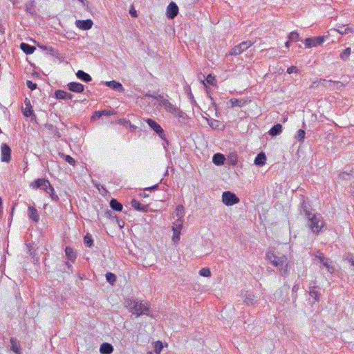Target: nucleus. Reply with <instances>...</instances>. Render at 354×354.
Wrapping results in <instances>:
<instances>
[{"label":"nucleus","instance_id":"nucleus-37","mask_svg":"<svg viewBox=\"0 0 354 354\" xmlns=\"http://www.w3.org/2000/svg\"><path fill=\"white\" fill-rule=\"evenodd\" d=\"M84 243L86 246L91 248L93 244V239L92 238V236L87 233L84 236Z\"/></svg>","mask_w":354,"mask_h":354},{"label":"nucleus","instance_id":"nucleus-2","mask_svg":"<svg viewBox=\"0 0 354 354\" xmlns=\"http://www.w3.org/2000/svg\"><path fill=\"white\" fill-rule=\"evenodd\" d=\"M306 218L308 225L315 234H318L324 226L325 222L320 214L314 213Z\"/></svg>","mask_w":354,"mask_h":354},{"label":"nucleus","instance_id":"nucleus-22","mask_svg":"<svg viewBox=\"0 0 354 354\" xmlns=\"http://www.w3.org/2000/svg\"><path fill=\"white\" fill-rule=\"evenodd\" d=\"M113 351V346L107 342L102 343L100 347L101 354H111Z\"/></svg>","mask_w":354,"mask_h":354},{"label":"nucleus","instance_id":"nucleus-21","mask_svg":"<svg viewBox=\"0 0 354 354\" xmlns=\"http://www.w3.org/2000/svg\"><path fill=\"white\" fill-rule=\"evenodd\" d=\"M131 206L136 210L142 212H147L148 210L147 205H144L140 203V201L133 199L131 202Z\"/></svg>","mask_w":354,"mask_h":354},{"label":"nucleus","instance_id":"nucleus-17","mask_svg":"<svg viewBox=\"0 0 354 354\" xmlns=\"http://www.w3.org/2000/svg\"><path fill=\"white\" fill-rule=\"evenodd\" d=\"M242 296L244 298L243 299V302L247 305V306H252L255 304V302L257 301L255 300V297L254 295L250 292H248V291H246L245 292H242Z\"/></svg>","mask_w":354,"mask_h":354},{"label":"nucleus","instance_id":"nucleus-15","mask_svg":"<svg viewBox=\"0 0 354 354\" xmlns=\"http://www.w3.org/2000/svg\"><path fill=\"white\" fill-rule=\"evenodd\" d=\"M105 85L109 88L120 93L124 91V88L123 87L122 84L119 82H116L115 80L106 82Z\"/></svg>","mask_w":354,"mask_h":354},{"label":"nucleus","instance_id":"nucleus-13","mask_svg":"<svg viewBox=\"0 0 354 354\" xmlns=\"http://www.w3.org/2000/svg\"><path fill=\"white\" fill-rule=\"evenodd\" d=\"M68 89L74 93H81L84 91V86L79 82H72L67 84Z\"/></svg>","mask_w":354,"mask_h":354},{"label":"nucleus","instance_id":"nucleus-32","mask_svg":"<svg viewBox=\"0 0 354 354\" xmlns=\"http://www.w3.org/2000/svg\"><path fill=\"white\" fill-rule=\"evenodd\" d=\"M37 46L42 50H46L48 54H50L53 57H57V55L58 54L57 51H55L51 46H45L40 43H37Z\"/></svg>","mask_w":354,"mask_h":354},{"label":"nucleus","instance_id":"nucleus-10","mask_svg":"<svg viewBox=\"0 0 354 354\" xmlns=\"http://www.w3.org/2000/svg\"><path fill=\"white\" fill-rule=\"evenodd\" d=\"M324 41V37L318 36L315 37L306 38L304 40V44L307 48H311L321 45Z\"/></svg>","mask_w":354,"mask_h":354},{"label":"nucleus","instance_id":"nucleus-31","mask_svg":"<svg viewBox=\"0 0 354 354\" xmlns=\"http://www.w3.org/2000/svg\"><path fill=\"white\" fill-rule=\"evenodd\" d=\"M324 267L326 268L327 271L330 273H333L335 271V267L331 265L332 261L328 258H325L324 259H322V262H320Z\"/></svg>","mask_w":354,"mask_h":354},{"label":"nucleus","instance_id":"nucleus-5","mask_svg":"<svg viewBox=\"0 0 354 354\" xmlns=\"http://www.w3.org/2000/svg\"><path fill=\"white\" fill-rule=\"evenodd\" d=\"M146 122L147 123L149 127L153 131H155L162 140L165 141L166 143L169 145V141L166 138L165 131L158 123H157L154 120L151 118L147 119Z\"/></svg>","mask_w":354,"mask_h":354},{"label":"nucleus","instance_id":"nucleus-64","mask_svg":"<svg viewBox=\"0 0 354 354\" xmlns=\"http://www.w3.org/2000/svg\"><path fill=\"white\" fill-rule=\"evenodd\" d=\"M50 198H51L52 201H56V202L59 200V196L55 193L53 194L52 196H50Z\"/></svg>","mask_w":354,"mask_h":354},{"label":"nucleus","instance_id":"nucleus-47","mask_svg":"<svg viewBox=\"0 0 354 354\" xmlns=\"http://www.w3.org/2000/svg\"><path fill=\"white\" fill-rule=\"evenodd\" d=\"M183 227V219H178L175 223V226L173 227V230L181 231Z\"/></svg>","mask_w":354,"mask_h":354},{"label":"nucleus","instance_id":"nucleus-38","mask_svg":"<svg viewBox=\"0 0 354 354\" xmlns=\"http://www.w3.org/2000/svg\"><path fill=\"white\" fill-rule=\"evenodd\" d=\"M176 214L178 218V219H182L184 216V207L182 205H178L176 208Z\"/></svg>","mask_w":354,"mask_h":354},{"label":"nucleus","instance_id":"nucleus-58","mask_svg":"<svg viewBox=\"0 0 354 354\" xmlns=\"http://www.w3.org/2000/svg\"><path fill=\"white\" fill-rule=\"evenodd\" d=\"M159 187V185L158 184H156L151 187H147L145 189V190H148V191H155V190H157Z\"/></svg>","mask_w":354,"mask_h":354},{"label":"nucleus","instance_id":"nucleus-24","mask_svg":"<svg viewBox=\"0 0 354 354\" xmlns=\"http://www.w3.org/2000/svg\"><path fill=\"white\" fill-rule=\"evenodd\" d=\"M266 156L263 152H261L255 157L254 163L257 166L262 167L266 164Z\"/></svg>","mask_w":354,"mask_h":354},{"label":"nucleus","instance_id":"nucleus-16","mask_svg":"<svg viewBox=\"0 0 354 354\" xmlns=\"http://www.w3.org/2000/svg\"><path fill=\"white\" fill-rule=\"evenodd\" d=\"M55 97L58 100H72L73 95L68 93L64 90H56L55 92Z\"/></svg>","mask_w":354,"mask_h":354},{"label":"nucleus","instance_id":"nucleus-53","mask_svg":"<svg viewBox=\"0 0 354 354\" xmlns=\"http://www.w3.org/2000/svg\"><path fill=\"white\" fill-rule=\"evenodd\" d=\"M26 86L28 88H30L31 91H33L35 89L37 88V84L36 83H34L32 82V81L30 80H27L26 81Z\"/></svg>","mask_w":354,"mask_h":354},{"label":"nucleus","instance_id":"nucleus-8","mask_svg":"<svg viewBox=\"0 0 354 354\" xmlns=\"http://www.w3.org/2000/svg\"><path fill=\"white\" fill-rule=\"evenodd\" d=\"M322 85L330 90L341 89L344 86L343 83L339 81L327 80L325 79H320L319 82Z\"/></svg>","mask_w":354,"mask_h":354},{"label":"nucleus","instance_id":"nucleus-12","mask_svg":"<svg viewBox=\"0 0 354 354\" xmlns=\"http://www.w3.org/2000/svg\"><path fill=\"white\" fill-rule=\"evenodd\" d=\"M76 26L83 30H87L92 28L93 22L91 19L77 20L75 21Z\"/></svg>","mask_w":354,"mask_h":354},{"label":"nucleus","instance_id":"nucleus-20","mask_svg":"<svg viewBox=\"0 0 354 354\" xmlns=\"http://www.w3.org/2000/svg\"><path fill=\"white\" fill-rule=\"evenodd\" d=\"M36 1L35 0H30L25 4L26 11L31 15H36Z\"/></svg>","mask_w":354,"mask_h":354},{"label":"nucleus","instance_id":"nucleus-28","mask_svg":"<svg viewBox=\"0 0 354 354\" xmlns=\"http://www.w3.org/2000/svg\"><path fill=\"white\" fill-rule=\"evenodd\" d=\"M225 156L220 153H216L213 156L212 162L218 166L223 165L225 162Z\"/></svg>","mask_w":354,"mask_h":354},{"label":"nucleus","instance_id":"nucleus-11","mask_svg":"<svg viewBox=\"0 0 354 354\" xmlns=\"http://www.w3.org/2000/svg\"><path fill=\"white\" fill-rule=\"evenodd\" d=\"M178 13V7L174 2H171L167 8V12L166 15L168 19H172L175 18Z\"/></svg>","mask_w":354,"mask_h":354},{"label":"nucleus","instance_id":"nucleus-40","mask_svg":"<svg viewBox=\"0 0 354 354\" xmlns=\"http://www.w3.org/2000/svg\"><path fill=\"white\" fill-rule=\"evenodd\" d=\"M105 277L106 281L111 285H113L114 283L116 281V276L115 274L112 272H107Z\"/></svg>","mask_w":354,"mask_h":354},{"label":"nucleus","instance_id":"nucleus-55","mask_svg":"<svg viewBox=\"0 0 354 354\" xmlns=\"http://www.w3.org/2000/svg\"><path fill=\"white\" fill-rule=\"evenodd\" d=\"M287 73L288 74H291L292 73H298V68H297V66H292L288 68Z\"/></svg>","mask_w":354,"mask_h":354},{"label":"nucleus","instance_id":"nucleus-9","mask_svg":"<svg viewBox=\"0 0 354 354\" xmlns=\"http://www.w3.org/2000/svg\"><path fill=\"white\" fill-rule=\"evenodd\" d=\"M11 149L6 143L1 145V160L4 162H9L11 158Z\"/></svg>","mask_w":354,"mask_h":354},{"label":"nucleus","instance_id":"nucleus-50","mask_svg":"<svg viewBox=\"0 0 354 354\" xmlns=\"http://www.w3.org/2000/svg\"><path fill=\"white\" fill-rule=\"evenodd\" d=\"M173 232H174V234H173L172 240L174 242L177 243L180 240V232H179L178 230H173Z\"/></svg>","mask_w":354,"mask_h":354},{"label":"nucleus","instance_id":"nucleus-33","mask_svg":"<svg viewBox=\"0 0 354 354\" xmlns=\"http://www.w3.org/2000/svg\"><path fill=\"white\" fill-rule=\"evenodd\" d=\"M11 348L10 349L16 354H22L19 344L17 343V339L12 337L10 339Z\"/></svg>","mask_w":354,"mask_h":354},{"label":"nucleus","instance_id":"nucleus-19","mask_svg":"<svg viewBox=\"0 0 354 354\" xmlns=\"http://www.w3.org/2000/svg\"><path fill=\"white\" fill-rule=\"evenodd\" d=\"M317 286H310L309 288V295L310 297L309 299H313V301H311L313 304L319 301L321 294L317 290Z\"/></svg>","mask_w":354,"mask_h":354},{"label":"nucleus","instance_id":"nucleus-57","mask_svg":"<svg viewBox=\"0 0 354 354\" xmlns=\"http://www.w3.org/2000/svg\"><path fill=\"white\" fill-rule=\"evenodd\" d=\"M100 113H102V115H106L109 116L113 114V111L111 110L104 109L100 111Z\"/></svg>","mask_w":354,"mask_h":354},{"label":"nucleus","instance_id":"nucleus-60","mask_svg":"<svg viewBox=\"0 0 354 354\" xmlns=\"http://www.w3.org/2000/svg\"><path fill=\"white\" fill-rule=\"evenodd\" d=\"M315 257L322 262V259H324L326 257H324L323 253L321 252H317V254L315 255Z\"/></svg>","mask_w":354,"mask_h":354},{"label":"nucleus","instance_id":"nucleus-14","mask_svg":"<svg viewBox=\"0 0 354 354\" xmlns=\"http://www.w3.org/2000/svg\"><path fill=\"white\" fill-rule=\"evenodd\" d=\"M300 212L304 213L306 218L309 217L313 213L311 212L312 208L309 203H306L304 199H302V202L301 203Z\"/></svg>","mask_w":354,"mask_h":354},{"label":"nucleus","instance_id":"nucleus-29","mask_svg":"<svg viewBox=\"0 0 354 354\" xmlns=\"http://www.w3.org/2000/svg\"><path fill=\"white\" fill-rule=\"evenodd\" d=\"M282 131V125L279 123L274 124L269 130L268 133L271 136H277L279 135Z\"/></svg>","mask_w":354,"mask_h":354},{"label":"nucleus","instance_id":"nucleus-61","mask_svg":"<svg viewBox=\"0 0 354 354\" xmlns=\"http://www.w3.org/2000/svg\"><path fill=\"white\" fill-rule=\"evenodd\" d=\"M47 194H48L50 196H52L53 194H55V190L53 187L51 185L47 191H45Z\"/></svg>","mask_w":354,"mask_h":354},{"label":"nucleus","instance_id":"nucleus-45","mask_svg":"<svg viewBox=\"0 0 354 354\" xmlns=\"http://www.w3.org/2000/svg\"><path fill=\"white\" fill-rule=\"evenodd\" d=\"M305 134H306V132H305L304 130L299 129V130L297 131V134L295 135V138L297 140L301 141V140H303L304 139Z\"/></svg>","mask_w":354,"mask_h":354},{"label":"nucleus","instance_id":"nucleus-39","mask_svg":"<svg viewBox=\"0 0 354 354\" xmlns=\"http://www.w3.org/2000/svg\"><path fill=\"white\" fill-rule=\"evenodd\" d=\"M351 48L350 47H348L346 48H345L340 54V58L344 60V61H346L348 59V58L349 57L350 55H351Z\"/></svg>","mask_w":354,"mask_h":354},{"label":"nucleus","instance_id":"nucleus-59","mask_svg":"<svg viewBox=\"0 0 354 354\" xmlns=\"http://www.w3.org/2000/svg\"><path fill=\"white\" fill-rule=\"evenodd\" d=\"M125 123H126V126H127V127H129L131 130H133V131L136 130V128H137V127H136V126H135L134 124H132L131 123V122H130V121H129V120H128V121H126V122H125Z\"/></svg>","mask_w":354,"mask_h":354},{"label":"nucleus","instance_id":"nucleus-44","mask_svg":"<svg viewBox=\"0 0 354 354\" xmlns=\"http://www.w3.org/2000/svg\"><path fill=\"white\" fill-rule=\"evenodd\" d=\"M199 274L202 277H209L211 276V271L209 268H203L199 271Z\"/></svg>","mask_w":354,"mask_h":354},{"label":"nucleus","instance_id":"nucleus-52","mask_svg":"<svg viewBox=\"0 0 354 354\" xmlns=\"http://www.w3.org/2000/svg\"><path fill=\"white\" fill-rule=\"evenodd\" d=\"M209 125L213 129H217L219 126V121L216 120H212L209 122Z\"/></svg>","mask_w":354,"mask_h":354},{"label":"nucleus","instance_id":"nucleus-42","mask_svg":"<svg viewBox=\"0 0 354 354\" xmlns=\"http://www.w3.org/2000/svg\"><path fill=\"white\" fill-rule=\"evenodd\" d=\"M288 39L291 41H297L299 40V35L297 32L293 31L288 35Z\"/></svg>","mask_w":354,"mask_h":354},{"label":"nucleus","instance_id":"nucleus-3","mask_svg":"<svg viewBox=\"0 0 354 354\" xmlns=\"http://www.w3.org/2000/svg\"><path fill=\"white\" fill-rule=\"evenodd\" d=\"M266 259L274 267L279 268L281 270L284 265H288L287 258L284 255L278 257L272 252H267Z\"/></svg>","mask_w":354,"mask_h":354},{"label":"nucleus","instance_id":"nucleus-18","mask_svg":"<svg viewBox=\"0 0 354 354\" xmlns=\"http://www.w3.org/2000/svg\"><path fill=\"white\" fill-rule=\"evenodd\" d=\"M28 216L30 219H31L35 223H37L39 221V215L38 214V212L37 209L33 206L28 205Z\"/></svg>","mask_w":354,"mask_h":354},{"label":"nucleus","instance_id":"nucleus-54","mask_svg":"<svg viewBox=\"0 0 354 354\" xmlns=\"http://www.w3.org/2000/svg\"><path fill=\"white\" fill-rule=\"evenodd\" d=\"M346 260L348 261L351 266L354 267V255L351 253H348L346 257Z\"/></svg>","mask_w":354,"mask_h":354},{"label":"nucleus","instance_id":"nucleus-41","mask_svg":"<svg viewBox=\"0 0 354 354\" xmlns=\"http://www.w3.org/2000/svg\"><path fill=\"white\" fill-rule=\"evenodd\" d=\"M43 179L44 178H37L36 180H35L31 184H30V187L32 188V189H40L42 187V184H43Z\"/></svg>","mask_w":354,"mask_h":354},{"label":"nucleus","instance_id":"nucleus-4","mask_svg":"<svg viewBox=\"0 0 354 354\" xmlns=\"http://www.w3.org/2000/svg\"><path fill=\"white\" fill-rule=\"evenodd\" d=\"M162 106H164L167 112L179 118H185L187 116L185 113L182 111L179 108L173 105L168 100H162Z\"/></svg>","mask_w":354,"mask_h":354},{"label":"nucleus","instance_id":"nucleus-7","mask_svg":"<svg viewBox=\"0 0 354 354\" xmlns=\"http://www.w3.org/2000/svg\"><path fill=\"white\" fill-rule=\"evenodd\" d=\"M254 42L251 41H245L240 43L239 44L235 46L230 52V55H239L245 50H246L248 48L253 45Z\"/></svg>","mask_w":354,"mask_h":354},{"label":"nucleus","instance_id":"nucleus-27","mask_svg":"<svg viewBox=\"0 0 354 354\" xmlns=\"http://www.w3.org/2000/svg\"><path fill=\"white\" fill-rule=\"evenodd\" d=\"M76 76L78 79L81 80L84 82H89L92 80L91 76L82 70L77 71V72L76 73Z\"/></svg>","mask_w":354,"mask_h":354},{"label":"nucleus","instance_id":"nucleus-51","mask_svg":"<svg viewBox=\"0 0 354 354\" xmlns=\"http://www.w3.org/2000/svg\"><path fill=\"white\" fill-rule=\"evenodd\" d=\"M147 96L148 97H152L155 100H156L157 101L159 102L160 104L162 105V100H165L164 97H163V95H151V94H147Z\"/></svg>","mask_w":354,"mask_h":354},{"label":"nucleus","instance_id":"nucleus-30","mask_svg":"<svg viewBox=\"0 0 354 354\" xmlns=\"http://www.w3.org/2000/svg\"><path fill=\"white\" fill-rule=\"evenodd\" d=\"M109 205L113 210L122 212L123 209V206L122 203H120L117 199L112 198L110 201Z\"/></svg>","mask_w":354,"mask_h":354},{"label":"nucleus","instance_id":"nucleus-1","mask_svg":"<svg viewBox=\"0 0 354 354\" xmlns=\"http://www.w3.org/2000/svg\"><path fill=\"white\" fill-rule=\"evenodd\" d=\"M127 308L136 317L142 315L151 316L149 314V306L147 302L138 301L136 299H128L126 301Z\"/></svg>","mask_w":354,"mask_h":354},{"label":"nucleus","instance_id":"nucleus-62","mask_svg":"<svg viewBox=\"0 0 354 354\" xmlns=\"http://www.w3.org/2000/svg\"><path fill=\"white\" fill-rule=\"evenodd\" d=\"M352 29L349 27H346L344 28V31H341L340 30H339V32L341 33V34H346V33H348L349 32H352Z\"/></svg>","mask_w":354,"mask_h":354},{"label":"nucleus","instance_id":"nucleus-35","mask_svg":"<svg viewBox=\"0 0 354 354\" xmlns=\"http://www.w3.org/2000/svg\"><path fill=\"white\" fill-rule=\"evenodd\" d=\"M230 102L231 103V106L232 107H234V106L242 107L245 104V100H239V99H236V98L230 99Z\"/></svg>","mask_w":354,"mask_h":354},{"label":"nucleus","instance_id":"nucleus-56","mask_svg":"<svg viewBox=\"0 0 354 354\" xmlns=\"http://www.w3.org/2000/svg\"><path fill=\"white\" fill-rule=\"evenodd\" d=\"M129 14L131 15V16L132 17H138L137 12L135 10V8H134V7L133 6H131V8H130Z\"/></svg>","mask_w":354,"mask_h":354},{"label":"nucleus","instance_id":"nucleus-48","mask_svg":"<svg viewBox=\"0 0 354 354\" xmlns=\"http://www.w3.org/2000/svg\"><path fill=\"white\" fill-rule=\"evenodd\" d=\"M206 82L207 84L214 86L216 84V80L214 76L212 75L211 74H209L206 77Z\"/></svg>","mask_w":354,"mask_h":354},{"label":"nucleus","instance_id":"nucleus-63","mask_svg":"<svg viewBox=\"0 0 354 354\" xmlns=\"http://www.w3.org/2000/svg\"><path fill=\"white\" fill-rule=\"evenodd\" d=\"M101 116H102V113H100V111H95L93 113V115L92 116V118H100Z\"/></svg>","mask_w":354,"mask_h":354},{"label":"nucleus","instance_id":"nucleus-49","mask_svg":"<svg viewBox=\"0 0 354 354\" xmlns=\"http://www.w3.org/2000/svg\"><path fill=\"white\" fill-rule=\"evenodd\" d=\"M42 183H43V184H42V187L41 189H42L44 191H47L48 189L51 186L50 181L47 179L44 178Z\"/></svg>","mask_w":354,"mask_h":354},{"label":"nucleus","instance_id":"nucleus-23","mask_svg":"<svg viewBox=\"0 0 354 354\" xmlns=\"http://www.w3.org/2000/svg\"><path fill=\"white\" fill-rule=\"evenodd\" d=\"M26 104V109L24 111V115L25 117H30V116H35L34 111L32 110V106L30 104V101L29 99L26 98L25 101Z\"/></svg>","mask_w":354,"mask_h":354},{"label":"nucleus","instance_id":"nucleus-6","mask_svg":"<svg viewBox=\"0 0 354 354\" xmlns=\"http://www.w3.org/2000/svg\"><path fill=\"white\" fill-rule=\"evenodd\" d=\"M222 201L227 206L234 205L239 203V197L230 191H225L222 194Z\"/></svg>","mask_w":354,"mask_h":354},{"label":"nucleus","instance_id":"nucleus-34","mask_svg":"<svg viewBox=\"0 0 354 354\" xmlns=\"http://www.w3.org/2000/svg\"><path fill=\"white\" fill-rule=\"evenodd\" d=\"M45 127L48 130L52 132L55 137L61 138V133H59L58 129L55 126H54L52 124H46Z\"/></svg>","mask_w":354,"mask_h":354},{"label":"nucleus","instance_id":"nucleus-43","mask_svg":"<svg viewBox=\"0 0 354 354\" xmlns=\"http://www.w3.org/2000/svg\"><path fill=\"white\" fill-rule=\"evenodd\" d=\"M163 348V344L160 341H157L154 345V352L156 354H160Z\"/></svg>","mask_w":354,"mask_h":354},{"label":"nucleus","instance_id":"nucleus-46","mask_svg":"<svg viewBox=\"0 0 354 354\" xmlns=\"http://www.w3.org/2000/svg\"><path fill=\"white\" fill-rule=\"evenodd\" d=\"M228 162H229V165H232V166H234L236 165L237 163V156L236 154H231L229 157H228Z\"/></svg>","mask_w":354,"mask_h":354},{"label":"nucleus","instance_id":"nucleus-26","mask_svg":"<svg viewBox=\"0 0 354 354\" xmlns=\"http://www.w3.org/2000/svg\"><path fill=\"white\" fill-rule=\"evenodd\" d=\"M65 254L67 259L71 262H74L77 259V254L73 249L69 246H66L65 248Z\"/></svg>","mask_w":354,"mask_h":354},{"label":"nucleus","instance_id":"nucleus-36","mask_svg":"<svg viewBox=\"0 0 354 354\" xmlns=\"http://www.w3.org/2000/svg\"><path fill=\"white\" fill-rule=\"evenodd\" d=\"M59 156L62 158L63 159L65 160L66 162H67L68 164H70L71 165H73L74 166L75 165V160L73 158H72L71 156L69 155H66L64 154V153H61L59 152Z\"/></svg>","mask_w":354,"mask_h":354},{"label":"nucleus","instance_id":"nucleus-25","mask_svg":"<svg viewBox=\"0 0 354 354\" xmlns=\"http://www.w3.org/2000/svg\"><path fill=\"white\" fill-rule=\"evenodd\" d=\"M20 48L26 55H31L36 50V48L34 46H31L24 42L21 43Z\"/></svg>","mask_w":354,"mask_h":354}]
</instances>
